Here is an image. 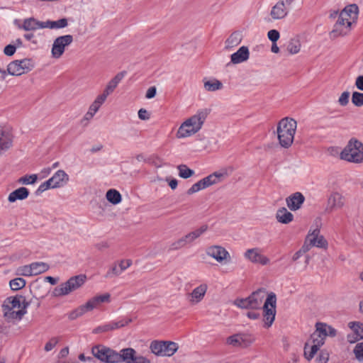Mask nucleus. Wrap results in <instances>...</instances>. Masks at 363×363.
Wrapping results in <instances>:
<instances>
[{
	"instance_id": "1",
	"label": "nucleus",
	"mask_w": 363,
	"mask_h": 363,
	"mask_svg": "<svg viewBox=\"0 0 363 363\" xmlns=\"http://www.w3.org/2000/svg\"><path fill=\"white\" fill-rule=\"evenodd\" d=\"M359 8L356 4L346 6L340 11L333 30L330 32L332 39L348 35L357 24Z\"/></svg>"
},
{
	"instance_id": "2",
	"label": "nucleus",
	"mask_w": 363,
	"mask_h": 363,
	"mask_svg": "<svg viewBox=\"0 0 363 363\" xmlns=\"http://www.w3.org/2000/svg\"><path fill=\"white\" fill-rule=\"evenodd\" d=\"M210 112L208 108H200L194 115L184 119L177 130L176 138L184 139L198 133L202 129Z\"/></svg>"
},
{
	"instance_id": "3",
	"label": "nucleus",
	"mask_w": 363,
	"mask_h": 363,
	"mask_svg": "<svg viewBox=\"0 0 363 363\" xmlns=\"http://www.w3.org/2000/svg\"><path fill=\"white\" fill-rule=\"evenodd\" d=\"M28 305L23 296H9L1 306L3 317L7 323L15 324L26 314Z\"/></svg>"
},
{
	"instance_id": "4",
	"label": "nucleus",
	"mask_w": 363,
	"mask_h": 363,
	"mask_svg": "<svg viewBox=\"0 0 363 363\" xmlns=\"http://www.w3.org/2000/svg\"><path fill=\"white\" fill-rule=\"evenodd\" d=\"M297 128L296 121L289 117L280 120L277 127V134L279 145L284 148H289L294 142Z\"/></svg>"
},
{
	"instance_id": "5",
	"label": "nucleus",
	"mask_w": 363,
	"mask_h": 363,
	"mask_svg": "<svg viewBox=\"0 0 363 363\" xmlns=\"http://www.w3.org/2000/svg\"><path fill=\"white\" fill-rule=\"evenodd\" d=\"M110 301L111 295L108 293L96 295L71 311L68 315V318L70 320H75L88 312L99 308L103 303H109Z\"/></svg>"
},
{
	"instance_id": "6",
	"label": "nucleus",
	"mask_w": 363,
	"mask_h": 363,
	"mask_svg": "<svg viewBox=\"0 0 363 363\" xmlns=\"http://www.w3.org/2000/svg\"><path fill=\"white\" fill-rule=\"evenodd\" d=\"M86 281V277L84 274L72 277L65 282L55 287L52 292V296L54 297L67 296L80 289L85 284Z\"/></svg>"
},
{
	"instance_id": "7",
	"label": "nucleus",
	"mask_w": 363,
	"mask_h": 363,
	"mask_svg": "<svg viewBox=\"0 0 363 363\" xmlns=\"http://www.w3.org/2000/svg\"><path fill=\"white\" fill-rule=\"evenodd\" d=\"M340 158L343 160L361 163L363 162V144L357 139H351L340 153Z\"/></svg>"
},
{
	"instance_id": "8",
	"label": "nucleus",
	"mask_w": 363,
	"mask_h": 363,
	"mask_svg": "<svg viewBox=\"0 0 363 363\" xmlns=\"http://www.w3.org/2000/svg\"><path fill=\"white\" fill-rule=\"evenodd\" d=\"M69 181V175L62 169H59L47 181L38 188L37 192L43 193L48 189H59L65 186Z\"/></svg>"
},
{
	"instance_id": "9",
	"label": "nucleus",
	"mask_w": 363,
	"mask_h": 363,
	"mask_svg": "<svg viewBox=\"0 0 363 363\" xmlns=\"http://www.w3.org/2000/svg\"><path fill=\"white\" fill-rule=\"evenodd\" d=\"M91 352L95 357L106 363H118L122 361L121 352L118 353L102 345L93 347Z\"/></svg>"
},
{
	"instance_id": "10",
	"label": "nucleus",
	"mask_w": 363,
	"mask_h": 363,
	"mask_svg": "<svg viewBox=\"0 0 363 363\" xmlns=\"http://www.w3.org/2000/svg\"><path fill=\"white\" fill-rule=\"evenodd\" d=\"M265 296V291L259 289L252 293L246 298L236 299L234 301V304L240 308L258 309L260 308Z\"/></svg>"
},
{
	"instance_id": "11",
	"label": "nucleus",
	"mask_w": 363,
	"mask_h": 363,
	"mask_svg": "<svg viewBox=\"0 0 363 363\" xmlns=\"http://www.w3.org/2000/svg\"><path fill=\"white\" fill-rule=\"evenodd\" d=\"M178 348V345L172 341L154 340L150 345L151 352L159 357H171Z\"/></svg>"
},
{
	"instance_id": "12",
	"label": "nucleus",
	"mask_w": 363,
	"mask_h": 363,
	"mask_svg": "<svg viewBox=\"0 0 363 363\" xmlns=\"http://www.w3.org/2000/svg\"><path fill=\"white\" fill-rule=\"evenodd\" d=\"M277 296L274 292L267 294L263 306V315L265 328H269L274 321L276 315Z\"/></svg>"
},
{
	"instance_id": "13",
	"label": "nucleus",
	"mask_w": 363,
	"mask_h": 363,
	"mask_svg": "<svg viewBox=\"0 0 363 363\" xmlns=\"http://www.w3.org/2000/svg\"><path fill=\"white\" fill-rule=\"evenodd\" d=\"M294 1L295 0H278L270 10L271 20L284 19L291 11Z\"/></svg>"
},
{
	"instance_id": "14",
	"label": "nucleus",
	"mask_w": 363,
	"mask_h": 363,
	"mask_svg": "<svg viewBox=\"0 0 363 363\" xmlns=\"http://www.w3.org/2000/svg\"><path fill=\"white\" fill-rule=\"evenodd\" d=\"M35 67V63L30 58L16 60L11 62L7 66L9 74L12 76H21L31 71Z\"/></svg>"
},
{
	"instance_id": "15",
	"label": "nucleus",
	"mask_w": 363,
	"mask_h": 363,
	"mask_svg": "<svg viewBox=\"0 0 363 363\" xmlns=\"http://www.w3.org/2000/svg\"><path fill=\"white\" fill-rule=\"evenodd\" d=\"M73 43L72 35H65L56 38L51 47V57L58 60L62 57L66 49Z\"/></svg>"
},
{
	"instance_id": "16",
	"label": "nucleus",
	"mask_w": 363,
	"mask_h": 363,
	"mask_svg": "<svg viewBox=\"0 0 363 363\" xmlns=\"http://www.w3.org/2000/svg\"><path fill=\"white\" fill-rule=\"evenodd\" d=\"M324 343L325 339L315 330L305 345L304 355L306 358L308 360L311 359Z\"/></svg>"
},
{
	"instance_id": "17",
	"label": "nucleus",
	"mask_w": 363,
	"mask_h": 363,
	"mask_svg": "<svg viewBox=\"0 0 363 363\" xmlns=\"http://www.w3.org/2000/svg\"><path fill=\"white\" fill-rule=\"evenodd\" d=\"M244 258L253 264L262 266L270 264V259L263 254L262 250L259 247L249 248L243 254Z\"/></svg>"
},
{
	"instance_id": "18",
	"label": "nucleus",
	"mask_w": 363,
	"mask_h": 363,
	"mask_svg": "<svg viewBox=\"0 0 363 363\" xmlns=\"http://www.w3.org/2000/svg\"><path fill=\"white\" fill-rule=\"evenodd\" d=\"M206 255L215 259L217 262L223 264L231 261L229 252L220 245H211L206 249Z\"/></svg>"
},
{
	"instance_id": "19",
	"label": "nucleus",
	"mask_w": 363,
	"mask_h": 363,
	"mask_svg": "<svg viewBox=\"0 0 363 363\" xmlns=\"http://www.w3.org/2000/svg\"><path fill=\"white\" fill-rule=\"evenodd\" d=\"M345 204V198L338 191L332 192L328 198L325 211L333 213L344 207Z\"/></svg>"
},
{
	"instance_id": "20",
	"label": "nucleus",
	"mask_w": 363,
	"mask_h": 363,
	"mask_svg": "<svg viewBox=\"0 0 363 363\" xmlns=\"http://www.w3.org/2000/svg\"><path fill=\"white\" fill-rule=\"evenodd\" d=\"M306 241L308 242L311 245L316 247L326 248L328 246L327 240L323 235H320L318 225L314 228H311L310 229L306 237Z\"/></svg>"
},
{
	"instance_id": "21",
	"label": "nucleus",
	"mask_w": 363,
	"mask_h": 363,
	"mask_svg": "<svg viewBox=\"0 0 363 363\" xmlns=\"http://www.w3.org/2000/svg\"><path fill=\"white\" fill-rule=\"evenodd\" d=\"M254 342V339L246 334H235L226 339V344L235 347H247Z\"/></svg>"
},
{
	"instance_id": "22",
	"label": "nucleus",
	"mask_w": 363,
	"mask_h": 363,
	"mask_svg": "<svg viewBox=\"0 0 363 363\" xmlns=\"http://www.w3.org/2000/svg\"><path fill=\"white\" fill-rule=\"evenodd\" d=\"M132 260L130 259H121L115 263L108 270L106 277L113 278L120 276L124 271L132 265Z\"/></svg>"
},
{
	"instance_id": "23",
	"label": "nucleus",
	"mask_w": 363,
	"mask_h": 363,
	"mask_svg": "<svg viewBox=\"0 0 363 363\" xmlns=\"http://www.w3.org/2000/svg\"><path fill=\"white\" fill-rule=\"evenodd\" d=\"M208 290V285L206 283L201 284L195 287L192 291L188 294L187 300L192 305H197L203 301Z\"/></svg>"
},
{
	"instance_id": "24",
	"label": "nucleus",
	"mask_w": 363,
	"mask_h": 363,
	"mask_svg": "<svg viewBox=\"0 0 363 363\" xmlns=\"http://www.w3.org/2000/svg\"><path fill=\"white\" fill-rule=\"evenodd\" d=\"M122 361L125 363H150V359L142 355H138L133 348L121 350Z\"/></svg>"
},
{
	"instance_id": "25",
	"label": "nucleus",
	"mask_w": 363,
	"mask_h": 363,
	"mask_svg": "<svg viewBox=\"0 0 363 363\" xmlns=\"http://www.w3.org/2000/svg\"><path fill=\"white\" fill-rule=\"evenodd\" d=\"M13 135L11 130L0 126V155L9 150L13 146Z\"/></svg>"
},
{
	"instance_id": "26",
	"label": "nucleus",
	"mask_w": 363,
	"mask_h": 363,
	"mask_svg": "<svg viewBox=\"0 0 363 363\" xmlns=\"http://www.w3.org/2000/svg\"><path fill=\"white\" fill-rule=\"evenodd\" d=\"M230 174L229 169L223 168L219 171L214 172L208 176L204 177L205 182L207 184L208 187L221 182Z\"/></svg>"
},
{
	"instance_id": "27",
	"label": "nucleus",
	"mask_w": 363,
	"mask_h": 363,
	"mask_svg": "<svg viewBox=\"0 0 363 363\" xmlns=\"http://www.w3.org/2000/svg\"><path fill=\"white\" fill-rule=\"evenodd\" d=\"M18 28L26 31H33L38 29L45 28V21H40L33 17L27 18L23 20Z\"/></svg>"
},
{
	"instance_id": "28",
	"label": "nucleus",
	"mask_w": 363,
	"mask_h": 363,
	"mask_svg": "<svg viewBox=\"0 0 363 363\" xmlns=\"http://www.w3.org/2000/svg\"><path fill=\"white\" fill-rule=\"evenodd\" d=\"M304 201V196L301 192H296L286 199V203L291 211H296L301 208Z\"/></svg>"
},
{
	"instance_id": "29",
	"label": "nucleus",
	"mask_w": 363,
	"mask_h": 363,
	"mask_svg": "<svg viewBox=\"0 0 363 363\" xmlns=\"http://www.w3.org/2000/svg\"><path fill=\"white\" fill-rule=\"evenodd\" d=\"M348 327L354 333L353 335H348L347 340L349 342L353 343L359 340H363V323L359 321H352L348 323Z\"/></svg>"
},
{
	"instance_id": "30",
	"label": "nucleus",
	"mask_w": 363,
	"mask_h": 363,
	"mask_svg": "<svg viewBox=\"0 0 363 363\" xmlns=\"http://www.w3.org/2000/svg\"><path fill=\"white\" fill-rule=\"evenodd\" d=\"M250 57V51L247 47L242 46L235 52L230 55V62L237 65L247 61Z\"/></svg>"
},
{
	"instance_id": "31",
	"label": "nucleus",
	"mask_w": 363,
	"mask_h": 363,
	"mask_svg": "<svg viewBox=\"0 0 363 363\" xmlns=\"http://www.w3.org/2000/svg\"><path fill=\"white\" fill-rule=\"evenodd\" d=\"M315 331L325 340L326 337H335L337 335V330L324 323H317L315 324Z\"/></svg>"
},
{
	"instance_id": "32",
	"label": "nucleus",
	"mask_w": 363,
	"mask_h": 363,
	"mask_svg": "<svg viewBox=\"0 0 363 363\" xmlns=\"http://www.w3.org/2000/svg\"><path fill=\"white\" fill-rule=\"evenodd\" d=\"M277 220L282 224H289L294 220V215L285 207H281L277 211L275 215Z\"/></svg>"
},
{
	"instance_id": "33",
	"label": "nucleus",
	"mask_w": 363,
	"mask_h": 363,
	"mask_svg": "<svg viewBox=\"0 0 363 363\" xmlns=\"http://www.w3.org/2000/svg\"><path fill=\"white\" fill-rule=\"evenodd\" d=\"M29 196V191L26 187H20L12 192L8 196V201L10 203H14L17 200H24Z\"/></svg>"
},
{
	"instance_id": "34",
	"label": "nucleus",
	"mask_w": 363,
	"mask_h": 363,
	"mask_svg": "<svg viewBox=\"0 0 363 363\" xmlns=\"http://www.w3.org/2000/svg\"><path fill=\"white\" fill-rule=\"evenodd\" d=\"M125 76L124 72H119L113 77L106 85L104 91L108 96L111 94Z\"/></svg>"
},
{
	"instance_id": "35",
	"label": "nucleus",
	"mask_w": 363,
	"mask_h": 363,
	"mask_svg": "<svg viewBox=\"0 0 363 363\" xmlns=\"http://www.w3.org/2000/svg\"><path fill=\"white\" fill-rule=\"evenodd\" d=\"M301 42L299 36H295L289 40L286 45V50L289 55H294L300 52Z\"/></svg>"
},
{
	"instance_id": "36",
	"label": "nucleus",
	"mask_w": 363,
	"mask_h": 363,
	"mask_svg": "<svg viewBox=\"0 0 363 363\" xmlns=\"http://www.w3.org/2000/svg\"><path fill=\"white\" fill-rule=\"evenodd\" d=\"M203 82V88L206 91L213 92L218 90H220L223 88V83L215 78L213 79H204Z\"/></svg>"
},
{
	"instance_id": "37",
	"label": "nucleus",
	"mask_w": 363,
	"mask_h": 363,
	"mask_svg": "<svg viewBox=\"0 0 363 363\" xmlns=\"http://www.w3.org/2000/svg\"><path fill=\"white\" fill-rule=\"evenodd\" d=\"M208 230L206 225H201L199 228L189 233L184 237L187 244L193 242L195 240L201 236Z\"/></svg>"
},
{
	"instance_id": "38",
	"label": "nucleus",
	"mask_w": 363,
	"mask_h": 363,
	"mask_svg": "<svg viewBox=\"0 0 363 363\" xmlns=\"http://www.w3.org/2000/svg\"><path fill=\"white\" fill-rule=\"evenodd\" d=\"M33 276H36L49 270L50 266L44 262L31 263Z\"/></svg>"
},
{
	"instance_id": "39",
	"label": "nucleus",
	"mask_w": 363,
	"mask_h": 363,
	"mask_svg": "<svg viewBox=\"0 0 363 363\" xmlns=\"http://www.w3.org/2000/svg\"><path fill=\"white\" fill-rule=\"evenodd\" d=\"M68 25L66 18H61L57 21H45V28L59 29L67 27Z\"/></svg>"
},
{
	"instance_id": "40",
	"label": "nucleus",
	"mask_w": 363,
	"mask_h": 363,
	"mask_svg": "<svg viewBox=\"0 0 363 363\" xmlns=\"http://www.w3.org/2000/svg\"><path fill=\"white\" fill-rule=\"evenodd\" d=\"M106 199L113 205L118 204L121 201V195L116 189H109L106 194Z\"/></svg>"
},
{
	"instance_id": "41",
	"label": "nucleus",
	"mask_w": 363,
	"mask_h": 363,
	"mask_svg": "<svg viewBox=\"0 0 363 363\" xmlns=\"http://www.w3.org/2000/svg\"><path fill=\"white\" fill-rule=\"evenodd\" d=\"M241 40V35L239 33H232L225 41V48L230 49L238 45Z\"/></svg>"
},
{
	"instance_id": "42",
	"label": "nucleus",
	"mask_w": 363,
	"mask_h": 363,
	"mask_svg": "<svg viewBox=\"0 0 363 363\" xmlns=\"http://www.w3.org/2000/svg\"><path fill=\"white\" fill-rule=\"evenodd\" d=\"M206 188H208L207 184L206 183L204 178H203L202 179L194 184L189 189H188L186 191V194L190 196Z\"/></svg>"
},
{
	"instance_id": "43",
	"label": "nucleus",
	"mask_w": 363,
	"mask_h": 363,
	"mask_svg": "<svg viewBox=\"0 0 363 363\" xmlns=\"http://www.w3.org/2000/svg\"><path fill=\"white\" fill-rule=\"evenodd\" d=\"M179 176L183 179H188L194 176L195 172L185 164H180L177 167Z\"/></svg>"
},
{
	"instance_id": "44",
	"label": "nucleus",
	"mask_w": 363,
	"mask_h": 363,
	"mask_svg": "<svg viewBox=\"0 0 363 363\" xmlns=\"http://www.w3.org/2000/svg\"><path fill=\"white\" fill-rule=\"evenodd\" d=\"M38 180V175L36 174H26L18 179V182L23 185L34 184Z\"/></svg>"
},
{
	"instance_id": "45",
	"label": "nucleus",
	"mask_w": 363,
	"mask_h": 363,
	"mask_svg": "<svg viewBox=\"0 0 363 363\" xmlns=\"http://www.w3.org/2000/svg\"><path fill=\"white\" fill-rule=\"evenodd\" d=\"M26 284V281L23 278H16L10 281L9 286L13 291H18L23 289Z\"/></svg>"
},
{
	"instance_id": "46",
	"label": "nucleus",
	"mask_w": 363,
	"mask_h": 363,
	"mask_svg": "<svg viewBox=\"0 0 363 363\" xmlns=\"http://www.w3.org/2000/svg\"><path fill=\"white\" fill-rule=\"evenodd\" d=\"M16 274L20 276L32 277L33 272L31 264L18 267L16 269Z\"/></svg>"
},
{
	"instance_id": "47",
	"label": "nucleus",
	"mask_w": 363,
	"mask_h": 363,
	"mask_svg": "<svg viewBox=\"0 0 363 363\" xmlns=\"http://www.w3.org/2000/svg\"><path fill=\"white\" fill-rule=\"evenodd\" d=\"M352 103L357 107L363 106V93L354 91L352 94Z\"/></svg>"
},
{
	"instance_id": "48",
	"label": "nucleus",
	"mask_w": 363,
	"mask_h": 363,
	"mask_svg": "<svg viewBox=\"0 0 363 363\" xmlns=\"http://www.w3.org/2000/svg\"><path fill=\"white\" fill-rule=\"evenodd\" d=\"M350 93L348 91H343L338 98L337 103L341 106H346L349 104Z\"/></svg>"
},
{
	"instance_id": "49",
	"label": "nucleus",
	"mask_w": 363,
	"mask_h": 363,
	"mask_svg": "<svg viewBox=\"0 0 363 363\" xmlns=\"http://www.w3.org/2000/svg\"><path fill=\"white\" fill-rule=\"evenodd\" d=\"M130 322V320H120L117 321H111L109 322L111 330H114L125 325H127Z\"/></svg>"
},
{
	"instance_id": "50",
	"label": "nucleus",
	"mask_w": 363,
	"mask_h": 363,
	"mask_svg": "<svg viewBox=\"0 0 363 363\" xmlns=\"http://www.w3.org/2000/svg\"><path fill=\"white\" fill-rule=\"evenodd\" d=\"M355 357L359 361L363 362V342L357 343L354 348Z\"/></svg>"
},
{
	"instance_id": "51",
	"label": "nucleus",
	"mask_w": 363,
	"mask_h": 363,
	"mask_svg": "<svg viewBox=\"0 0 363 363\" xmlns=\"http://www.w3.org/2000/svg\"><path fill=\"white\" fill-rule=\"evenodd\" d=\"M111 331L109 323L99 325L93 330V333L99 334Z\"/></svg>"
},
{
	"instance_id": "52",
	"label": "nucleus",
	"mask_w": 363,
	"mask_h": 363,
	"mask_svg": "<svg viewBox=\"0 0 363 363\" xmlns=\"http://www.w3.org/2000/svg\"><path fill=\"white\" fill-rule=\"evenodd\" d=\"M267 37L272 43H277L280 38V34L278 30L272 29L268 31Z\"/></svg>"
},
{
	"instance_id": "53",
	"label": "nucleus",
	"mask_w": 363,
	"mask_h": 363,
	"mask_svg": "<svg viewBox=\"0 0 363 363\" xmlns=\"http://www.w3.org/2000/svg\"><path fill=\"white\" fill-rule=\"evenodd\" d=\"M108 95L106 94L104 91L101 94H99L94 101L100 107L104 104V102L106 101Z\"/></svg>"
},
{
	"instance_id": "54",
	"label": "nucleus",
	"mask_w": 363,
	"mask_h": 363,
	"mask_svg": "<svg viewBox=\"0 0 363 363\" xmlns=\"http://www.w3.org/2000/svg\"><path fill=\"white\" fill-rule=\"evenodd\" d=\"M58 343L57 337L51 338L45 345V350L47 352L51 351Z\"/></svg>"
},
{
	"instance_id": "55",
	"label": "nucleus",
	"mask_w": 363,
	"mask_h": 363,
	"mask_svg": "<svg viewBox=\"0 0 363 363\" xmlns=\"http://www.w3.org/2000/svg\"><path fill=\"white\" fill-rule=\"evenodd\" d=\"M186 245H187V242L184 239V237H182V238L172 243V249L178 250L184 247Z\"/></svg>"
},
{
	"instance_id": "56",
	"label": "nucleus",
	"mask_w": 363,
	"mask_h": 363,
	"mask_svg": "<svg viewBox=\"0 0 363 363\" xmlns=\"http://www.w3.org/2000/svg\"><path fill=\"white\" fill-rule=\"evenodd\" d=\"M309 250L308 247L306 245H303L301 250L297 251L292 257L293 261L298 260L305 252H306Z\"/></svg>"
},
{
	"instance_id": "57",
	"label": "nucleus",
	"mask_w": 363,
	"mask_h": 363,
	"mask_svg": "<svg viewBox=\"0 0 363 363\" xmlns=\"http://www.w3.org/2000/svg\"><path fill=\"white\" fill-rule=\"evenodd\" d=\"M16 46L12 44H9L4 48V53L7 56H12L16 52Z\"/></svg>"
},
{
	"instance_id": "58",
	"label": "nucleus",
	"mask_w": 363,
	"mask_h": 363,
	"mask_svg": "<svg viewBox=\"0 0 363 363\" xmlns=\"http://www.w3.org/2000/svg\"><path fill=\"white\" fill-rule=\"evenodd\" d=\"M138 118L141 120L147 121L150 118L149 113L147 112V110H145L144 108H140L138 111Z\"/></svg>"
},
{
	"instance_id": "59",
	"label": "nucleus",
	"mask_w": 363,
	"mask_h": 363,
	"mask_svg": "<svg viewBox=\"0 0 363 363\" xmlns=\"http://www.w3.org/2000/svg\"><path fill=\"white\" fill-rule=\"evenodd\" d=\"M156 88L155 86L150 87L146 92L145 97L148 99H152L156 95Z\"/></svg>"
},
{
	"instance_id": "60",
	"label": "nucleus",
	"mask_w": 363,
	"mask_h": 363,
	"mask_svg": "<svg viewBox=\"0 0 363 363\" xmlns=\"http://www.w3.org/2000/svg\"><path fill=\"white\" fill-rule=\"evenodd\" d=\"M354 84L359 90L363 91V75L359 76L356 78Z\"/></svg>"
},
{
	"instance_id": "61",
	"label": "nucleus",
	"mask_w": 363,
	"mask_h": 363,
	"mask_svg": "<svg viewBox=\"0 0 363 363\" xmlns=\"http://www.w3.org/2000/svg\"><path fill=\"white\" fill-rule=\"evenodd\" d=\"M100 108L101 107L97 104H96L94 101H93L89 106L88 111H89L95 115L99 111Z\"/></svg>"
},
{
	"instance_id": "62",
	"label": "nucleus",
	"mask_w": 363,
	"mask_h": 363,
	"mask_svg": "<svg viewBox=\"0 0 363 363\" xmlns=\"http://www.w3.org/2000/svg\"><path fill=\"white\" fill-rule=\"evenodd\" d=\"M166 181L168 182L169 186V187L172 189H177V187L178 186V182H177V180L176 179H170L169 178H167Z\"/></svg>"
},
{
	"instance_id": "63",
	"label": "nucleus",
	"mask_w": 363,
	"mask_h": 363,
	"mask_svg": "<svg viewBox=\"0 0 363 363\" xmlns=\"http://www.w3.org/2000/svg\"><path fill=\"white\" fill-rule=\"evenodd\" d=\"M328 360V354L327 353H321L318 358V363H326Z\"/></svg>"
},
{
	"instance_id": "64",
	"label": "nucleus",
	"mask_w": 363,
	"mask_h": 363,
	"mask_svg": "<svg viewBox=\"0 0 363 363\" xmlns=\"http://www.w3.org/2000/svg\"><path fill=\"white\" fill-rule=\"evenodd\" d=\"M94 116H95L94 114H93L92 113L87 111L86 113L84 114L82 121L83 123L85 121L89 122L94 118Z\"/></svg>"
}]
</instances>
